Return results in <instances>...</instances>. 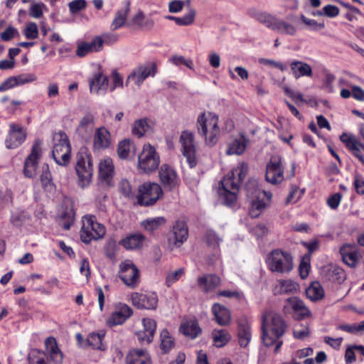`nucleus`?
<instances>
[{
  "mask_svg": "<svg viewBox=\"0 0 364 364\" xmlns=\"http://www.w3.org/2000/svg\"><path fill=\"white\" fill-rule=\"evenodd\" d=\"M248 171L247 164L240 163L220 181L218 188L220 200L227 206H233L237 200L240 186Z\"/></svg>",
  "mask_w": 364,
  "mask_h": 364,
  "instance_id": "1",
  "label": "nucleus"
},
{
  "mask_svg": "<svg viewBox=\"0 0 364 364\" xmlns=\"http://www.w3.org/2000/svg\"><path fill=\"white\" fill-rule=\"evenodd\" d=\"M285 331V321L279 314L274 311L264 313L262 317V339L266 346L274 344L276 353L283 344L281 338Z\"/></svg>",
  "mask_w": 364,
  "mask_h": 364,
  "instance_id": "2",
  "label": "nucleus"
},
{
  "mask_svg": "<svg viewBox=\"0 0 364 364\" xmlns=\"http://www.w3.org/2000/svg\"><path fill=\"white\" fill-rule=\"evenodd\" d=\"M75 171L77 176L78 186L87 187L93 175V166L91 154L86 147H82L76 155Z\"/></svg>",
  "mask_w": 364,
  "mask_h": 364,
  "instance_id": "3",
  "label": "nucleus"
},
{
  "mask_svg": "<svg viewBox=\"0 0 364 364\" xmlns=\"http://www.w3.org/2000/svg\"><path fill=\"white\" fill-rule=\"evenodd\" d=\"M218 115H200L198 119V131L205 139L208 146L215 145L218 141L220 127Z\"/></svg>",
  "mask_w": 364,
  "mask_h": 364,
  "instance_id": "4",
  "label": "nucleus"
},
{
  "mask_svg": "<svg viewBox=\"0 0 364 364\" xmlns=\"http://www.w3.org/2000/svg\"><path fill=\"white\" fill-rule=\"evenodd\" d=\"M53 140L52 156L53 159L60 166H67L70 162L71 153V146L67 135L63 132L55 133Z\"/></svg>",
  "mask_w": 364,
  "mask_h": 364,
  "instance_id": "5",
  "label": "nucleus"
},
{
  "mask_svg": "<svg viewBox=\"0 0 364 364\" xmlns=\"http://www.w3.org/2000/svg\"><path fill=\"white\" fill-rule=\"evenodd\" d=\"M82 223L80 237L83 242L89 243L92 240H99L105 236V228L96 221L95 216L85 215L82 218Z\"/></svg>",
  "mask_w": 364,
  "mask_h": 364,
  "instance_id": "6",
  "label": "nucleus"
},
{
  "mask_svg": "<svg viewBox=\"0 0 364 364\" xmlns=\"http://www.w3.org/2000/svg\"><path fill=\"white\" fill-rule=\"evenodd\" d=\"M267 264L272 272L287 273L293 269L292 257L287 252L274 250L267 259Z\"/></svg>",
  "mask_w": 364,
  "mask_h": 364,
  "instance_id": "7",
  "label": "nucleus"
},
{
  "mask_svg": "<svg viewBox=\"0 0 364 364\" xmlns=\"http://www.w3.org/2000/svg\"><path fill=\"white\" fill-rule=\"evenodd\" d=\"M160 164V157L154 146L150 144L144 145L138 156V168L144 173L156 170Z\"/></svg>",
  "mask_w": 364,
  "mask_h": 364,
  "instance_id": "8",
  "label": "nucleus"
},
{
  "mask_svg": "<svg viewBox=\"0 0 364 364\" xmlns=\"http://www.w3.org/2000/svg\"><path fill=\"white\" fill-rule=\"evenodd\" d=\"M156 73L157 68L154 63L139 65L127 76L126 85H134L137 87H140L149 77H154Z\"/></svg>",
  "mask_w": 364,
  "mask_h": 364,
  "instance_id": "9",
  "label": "nucleus"
},
{
  "mask_svg": "<svg viewBox=\"0 0 364 364\" xmlns=\"http://www.w3.org/2000/svg\"><path fill=\"white\" fill-rule=\"evenodd\" d=\"M119 277L126 286L134 289L140 283L139 271L131 259H124L119 264Z\"/></svg>",
  "mask_w": 364,
  "mask_h": 364,
  "instance_id": "10",
  "label": "nucleus"
},
{
  "mask_svg": "<svg viewBox=\"0 0 364 364\" xmlns=\"http://www.w3.org/2000/svg\"><path fill=\"white\" fill-rule=\"evenodd\" d=\"M161 186L156 183H144L139 188L138 203L149 206L154 204L162 196Z\"/></svg>",
  "mask_w": 364,
  "mask_h": 364,
  "instance_id": "11",
  "label": "nucleus"
},
{
  "mask_svg": "<svg viewBox=\"0 0 364 364\" xmlns=\"http://www.w3.org/2000/svg\"><path fill=\"white\" fill-rule=\"evenodd\" d=\"M181 145V152L186 159V161L191 168L195 167L197 164L196 156V145L193 132L185 130L181 134L179 139Z\"/></svg>",
  "mask_w": 364,
  "mask_h": 364,
  "instance_id": "12",
  "label": "nucleus"
},
{
  "mask_svg": "<svg viewBox=\"0 0 364 364\" xmlns=\"http://www.w3.org/2000/svg\"><path fill=\"white\" fill-rule=\"evenodd\" d=\"M42 144L41 140H37L32 147L31 154L25 160L23 173L28 178L36 176L38 161L43 154Z\"/></svg>",
  "mask_w": 364,
  "mask_h": 364,
  "instance_id": "13",
  "label": "nucleus"
},
{
  "mask_svg": "<svg viewBox=\"0 0 364 364\" xmlns=\"http://www.w3.org/2000/svg\"><path fill=\"white\" fill-rule=\"evenodd\" d=\"M133 314L130 306L124 303H117L114 306V310L106 320V323L109 327L123 324Z\"/></svg>",
  "mask_w": 364,
  "mask_h": 364,
  "instance_id": "14",
  "label": "nucleus"
},
{
  "mask_svg": "<svg viewBox=\"0 0 364 364\" xmlns=\"http://www.w3.org/2000/svg\"><path fill=\"white\" fill-rule=\"evenodd\" d=\"M132 304L139 309L153 310L158 305V296L154 292L138 293L131 294Z\"/></svg>",
  "mask_w": 364,
  "mask_h": 364,
  "instance_id": "15",
  "label": "nucleus"
},
{
  "mask_svg": "<svg viewBox=\"0 0 364 364\" xmlns=\"http://www.w3.org/2000/svg\"><path fill=\"white\" fill-rule=\"evenodd\" d=\"M284 168L282 159L278 156L272 157L266 168V180L272 184H277L284 180Z\"/></svg>",
  "mask_w": 364,
  "mask_h": 364,
  "instance_id": "16",
  "label": "nucleus"
},
{
  "mask_svg": "<svg viewBox=\"0 0 364 364\" xmlns=\"http://www.w3.org/2000/svg\"><path fill=\"white\" fill-rule=\"evenodd\" d=\"M141 323L142 328L136 332V336L141 344H149L154 339L156 322L152 318H144Z\"/></svg>",
  "mask_w": 364,
  "mask_h": 364,
  "instance_id": "17",
  "label": "nucleus"
},
{
  "mask_svg": "<svg viewBox=\"0 0 364 364\" xmlns=\"http://www.w3.org/2000/svg\"><path fill=\"white\" fill-rule=\"evenodd\" d=\"M250 144V139L245 136L244 132H240L231 139L228 144L225 153L227 155H241Z\"/></svg>",
  "mask_w": 364,
  "mask_h": 364,
  "instance_id": "18",
  "label": "nucleus"
},
{
  "mask_svg": "<svg viewBox=\"0 0 364 364\" xmlns=\"http://www.w3.org/2000/svg\"><path fill=\"white\" fill-rule=\"evenodd\" d=\"M340 140L345 144L346 147L364 164V157L361 154L364 144L357 137L348 133H343L340 136Z\"/></svg>",
  "mask_w": 364,
  "mask_h": 364,
  "instance_id": "19",
  "label": "nucleus"
},
{
  "mask_svg": "<svg viewBox=\"0 0 364 364\" xmlns=\"http://www.w3.org/2000/svg\"><path fill=\"white\" fill-rule=\"evenodd\" d=\"M188 236V231L186 223L183 221H176L173 227L168 241L170 244H173L175 247H179L187 240Z\"/></svg>",
  "mask_w": 364,
  "mask_h": 364,
  "instance_id": "20",
  "label": "nucleus"
},
{
  "mask_svg": "<svg viewBox=\"0 0 364 364\" xmlns=\"http://www.w3.org/2000/svg\"><path fill=\"white\" fill-rule=\"evenodd\" d=\"M343 262L350 267L357 266L360 257V253L355 245L345 244L340 248Z\"/></svg>",
  "mask_w": 364,
  "mask_h": 364,
  "instance_id": "21",
  "label": "nucleus"
},
{
  "mask_svg": "<svg viewBox=\"0 0 364 364\" xmlns=\"http://www.w3.org/2000/svg\"><path fill=\"white\" fill-rule=\"evenodd\" d=\"M26 137V134L20 125L11 124L9 136L6 139V146L8 149H16L25 141Z\"/></svg>",
  "mask_w": 364,
  "mask_h": 364,
  "instance_id": "22",
  "label": "nucleus"
},
{
  "mask_svg": "<svg viewBox=\"0 0 364 364\" xmlns=\"http://www.w3.org/2000/svg\"><path fill=\"white\" fill-rule=\"evenodd\" d=\"M104 40L101 37H95L90 43L81 42L78 43L76 55L84 57L90 53L98 52L102 49Z\"/></svg>",
  "mask_w": 364,
  "mask_h": 364,
  "instance_id": "23",
  "label": "nucleus"
},
{
  "mask_svg": "<svg viewBox=\"0 0 364 364\" xmlns=\"http://www.w3.org/2000/svg\"><path fill=\"white\" fill-rule=\"evenodd\" d=\"M90 90L92 93L103 95L109 87V80L107 76L102 73H95L89 80Z\"/></svg>",
  "mask_w": 364,
  "mask_h": 364,
  "instance_id": "24",
  "label": "nucleus"
},
{
  "mask_svg": "<svg viewBox=\"0 0 364 364\" xmlns=\"http://www.w3.org/2000/svg\"><path fill=\"white\" fill-rule=\"evenodd\" d=\"M159 178L163 185L170 189L178 184V177L176 171L167 164H163L161 166Z\"/></svg>",
  "mask_w": 364,
  "mask_h": 364,
  "instance_id": "25",
  "label": "nucleus"
},
{
  "mask_svg": "<svg viewBox=\"0 0 364 364\" xmlns=\"http://www.w3.org/2000/svg\"><path fill=\"white\" fill-rule=\"evenodd\" d=\"M46 350L50 358L55 364H61L63 354L58 346L56 340L53 337L48 338L45 341Z\"/></svg>",
  "mask_w": 364,
  "mask_h": 364,
  "instance_id": "26",
  "label": "nucleus"
},
{
  "mask_svg": "<svg viewBox=\"0 0 364 364\" xmlns=\"http://www.w3.org/2000/svg\"><path fill=\"white\" fill-rule=\"evenodd\" d=\"M247 196L252 198L249 213L252 218H257L267 208L268 203L259 198L258 196L253 191H251L249 188H247Z\"/></svg>",
  "mask_w": 364,
  "mask_h": 364,
  "instance_id": "27",
  "label": "nucleus"
},
{
  "mask_svg": "<svg viewBox=\"0 0 364 364\" xmlns=\"http://www.w3.org/2000/svg\"><path fill=\"white\" fill-rule=\"evenodd\" d=\"M126 364H151V358L146 350L134 349L127 354Z\"/></svg>",
  "mask_w": 364,
  "mask_h": 364,
  "instance_id": "28",
  "label": "nucleus"
},
{
  "mask_svg": "<svg viewBox=\"0 0 364 364\" xmlns=\"http://www.w3.org/2000/svg\"><path fill=\"white\" fill-rule=\"evenodd\" d=\"M99 175L102 181L107 185L111 184V181L114 175V165L110 158H105L100 161L99 164Z\"/></svg>",
  "mask_w": 364,
  "mask_h": 364,
  "instance_id": "29",
  "label": "nucleus"
},
{
  "mask_svg": "<svg viewBox=\"0 0 364 364\" xmlns=\"http://www.w3.org/2000/svg\"><path fill=\"white\" fill-rule=\"evenodd\" d=\"M180 331L186 336L193 339L201 333V328L196 318H189L181 323Z\"/></svg>",
  "mask_w": 364,
  "mask_h": 364,
  "instance_id": "30",
  "label": "nucleus"
},
{
  "mask_svg": "<svg viewBox=\"0 0 364 364\" xmlns=\"http://www.w3.org/2000/svg\"><path fill=\"white\" fill-rule=\"evenodd\" d=\"M212 313L219 325L227 326L230 323V313L224 306L218 303L214 304L212 306Z\"/></svg>",
  "mask_w": 364,
  "mask_h": 364,
  "instance_id": "31",
  "label": "nucleus"
},
{
  "mask_svg": "<svg viewBox=\"0 0 364 364\" xmlns=\"http://www.w3.org/2000/svg\"><path fill=\"white\" fill-rule=\"evenodd\" d=\"M145 237L140 233L127 235L119 241V245L127 250H136L142 247Z\"/></svg>",
  "mask_w": 364,
  "mask_h": 364,
  "instance_id": "32",
  "label": "nucleus"
},
{
  "mask_svg": "<svg viewBox=\"0 0 364 364\" xmlns=\"http://www.w3.org/2000/svg\"><path fill=\"white\" fill-rule=\"evenodd\" d=\"M198 284L205 292H209L220 284V279L215 274H206L198 277Z\"/></svg>",
  "mask_w": 364,
  "mask_h": 364,
  "instance_id": "33",
  "label": "nucleus"
},
{
  "mask_svg": "<svg viewBox=\"0 0 364 364\" xmlns=\"http://www.w3.org/2000/svg\"><path fill=\"white\" fill-rule=\"evenodd\" d=\"M287 302L294 311L298 318L301 319L310 315L309 309L305 306L304 301L299 298H289L287 300Z\"/></svg>",
  "mask_w": 364,
  "mask_h": 364,
  "instance_id": "34",
  "label": "nucleus"
},
{
  "mask_svg": "<svg viewBox=\"0 0 364 364\" xmlns=\"http://www.w3.org/2000/svg\"><path fill=\"white\" fill-rule=\"evenodd\" d=\"M291 72L296 79L303 76L311 77V67L306 63L294 60L290 63Z\"/></svg>",
  "mask_w": 364,
  "mask_h": 364,
  "instance_id": "35",
  "label": "nucleus"
},
{
  "mask_svg": "<svg viewBox=\"0 0 364 364\" xmlns=\"http://www.w3.org/2000/svg\"><path fill=\"white\" fill-rule=\"evenodd\" d=\"M323 278L331 282L341 283L345 279L343 270L338 267H327L323 272Z\"/></svg>",
  "mask_w": 364,
  "mask_h": 364,
  "instance_id": "36",
  "label": "nucleus"
},
{
  "mask_svg": "<svg viewBox=\"0 0 364 364\" xmlns=\"http://www.w3.org/2000/svg\"><path fill=\"white\" fill-rule=\"evenodd\" d=\"M111 144L109 132L105 128L100 127L97 129L94 140V146L97 149H105Z\"/></svg>",
  "mask_w": 364,
  "mask_h": 364,
  "instance_id": "37",
  "label": "nucleus"
},
{
  "mask_svg": "<svg viewBox=\"0 0 364 364\" xmlns=\"http://www.w3.org/2000/svg\"><path fill=\"white\" fill-rule=\"evenodd\" d=\"M271 29L281 34L294 36L296 33V27L281 19H276L274 24L270 26Z\"/></svg>",
  "mask_w": 364,
  "mask_h": 364,
  "instance_id": "38",
  "label": "nucleus"
},
{
  "mask_svg": "<svg viewBox=\"0 0 364 364\" xmlns=\"http://www.w3.org/2000/svg\"><path fill=\"white\" fill-rule=\"evenodd\" d=\"M350 90L343 88L341 90L340 96L343 99H348L353 97L358 102H364V90L357 85L350 86Z\"/></svg>",
  "mask_w": 364,
  "mask_h": 364,
  "instance_id": "39",
  "label": "nucleus"
},
{
  "mask_svg": "<svg viewBox=\"0 0 364 364\" xmlns=\"http://www.w3.org/2000/svg\"><path fill=\"white\" fill-rule=\"evenodd\" d=\"M237 337L240 346L242 348H246L252 338L251 328L247 323L239 324Z\"/></svg>",
  "mask_w": 364,
  "mask_h": 364,
  "instance_id": "40",
  "label": "nucleus"
},
{
  "mask_svg": "<svg viewBox=\"0 0 364 364\" xmlns=\"http://www.w3.org/2000/svg\"><path fill=\"white\" fill-rule=\"evenodd\" d=\"M248 14L256 19L257 21H259L260 23L265 25L267 28L271 29L272 25L274 24V22L275 21V18H274L270 14L266 13L257 11L255 9H250L248 10Z\"/></svg>",
  "mask_w": 364,
  "mask_h": 364,
  "instance_id": "41",
  "label": "nucleus"
},
{
  "mask_svg": "<svg viewBox=\"0 0 364 364\" xmlns=\"http://www.w3.org/2000/svg\"><path fill=\"white\" fill-rule=\"evenodd\" d=\"M212 337L214 345L218 348H221L225 346L231 338L230 334L225 329L213 330L212 332Z\"/></svg>",
  "mask_w": 364,
  "mask_h": 364,
  "instance_id": "42",
  "label": "nucleus"
},
{
  "mask_svg": "<svg viewBox=\"0 0 364 364\" xmlns=\"http://www.w3.org/2000/svg\"><path fill=\"white\" fill-rule=\"evenodd\" d=\"M134 151L135 146L129 139H124L118 144L117 154L120 159H128Z\"/></svg>",
  "mask_w": 364,
  "mask_h": 364,
  "instance_id": "43",
  "label": "nucleus"
},
{
  "mask_svg": "<svg viewBox=\"0 0 364 364\" xmlns=\"http://www.w3.org/2000/svg\"><path fill=\"white\" fill-rule=\"evenodd\" d=\"M130 10V4L127 3L125 7L119 10L115 15V17L111 24V29L114 31L121 28L124 23L127 16Z\"/></svg>",
  "mask_w": 364,
  "mask_h": 364,
  "instance_id": "44",
  "label": "nucleus"
},
{
  "mask_svg": "<svg viewBox=\"0 0 364 364\" xmlns=\"http://www.w3.org/2000/svg\"><path fill=\"white\" fill-rule=\"evenodd\" d=\"M306 296L311 301H318L324 296V291L318 282H314L306 290Z\"/></svg>",
  "mask_w": 364,
  "mask_h": 364,
  "instance_id": "45",
  "label": "nucleus"
},
{
  "mask_svg": "<svg viewBox=\"0 0 364 364\" xmlns=\"http://www.w3.org/2000/svg\"><path fill=\"white\" fill-rule=\"evenodd\" d=\"M166 223L164 217L149 218L141 222V225L149 232H154Z\"/></svg>",
  "mask_w": 364,
  "mask_h": 364,
  "instance_id": "46",
  "label": "nucleus"
},
{
  "mask_svg": "<svg viewBox=\"0 0 364 364\" xmlns=\"http://www.w3.org/2000/svg\"><path fill=\"white\" fill-rule=\"evenodd\" d=\"M41 181L43 188L48 191H52L55 188V185L52 181L51 173L49 171L48 164H44L42 167V173L41 174Z\"/></svg>",
  "mask_w": 364,
  "mask_h": 364,
  "instance_id": "47",
  "label": "nucleus"
},
{
  "mask_svg": "<svg viewBox=\"0 0 364 364\" xmlns=\"http://www.w3.org/2000/svg\"><path fill=\"white\" fill-rule=\"evenodd\" d=\"M151 128V124L149 122L147 118L141 119L134 122L132 133L138 137H141Z\"/></svg>",
  "mask_w": 364,
  "mask_h": 364,
  "instance_id": "48",
  "label": "nucleus"
},
{
  "mask_svg": "<svg viewBox=\"0 0 364 364\" xmlns=\"http://www.w3.org/2000/svg\"><path fill=\"white\" fill-rule=\"evenodd\" d=\"M161 337V348L164 353L170 350L173 346V339L171 336L169 332L166 329H163L160 334Z\"/></svg>",
  "mask_w": 364,
  "mask_h": 364,
  "instance_id": "49",
  "label": "nucleus"
},
{
  "mask_svg": "<svg viewBox=\"0 0 364 364\" xmlns=\"http://www.w3.org/2000/svg\"><path fill=\"white\" fill-rule=\"evenodd\" d=\"M281 293H294L297 291L299 285L291 279L279 281Z\"/></svg>",
  "mask_w": 364,
  "mask_h": 364,
  "instance_id": "50",
  "label": "nucleus"
},
{
  "mask_svg": "<svg viewBox=\"0 0 364 364\" xmlns=\"http://www.w3.org/2000/svg\"><path fill=\"white\" fill-rule=\"evenodd\" d=\"M104 335H100L96 333H91L87 338V343L88 346L94 349H102V341Z\"/></svg>",
  "mask_w": 364,
  "mask_h": 364,
  "instance_id": "51",
  "label": "nucleus"
},
{
  "mask_svg": "<svg viewBox=\"0 0 364 364\" xmlns=\"http://www.w3.org/2000/svg\"><path fill=\"white\" fill-rule=\"evenodd\" d=\"M336 80V76L328 72L325 73L323 80V89L328 92L333 93L335 92L333 83Z\"/></svg>",
  "mask_w": 364,
  "mask_h": 364,
  "instance_id": "52",
  "label": "nucleus"
},
{
  "mask_svg": "<svg viewBox=\"0 0 364 364\" xmlns=\"http://www.w3.org/2000/svg\"><path fill=\"white\" fill-rule=\"evenodd\" d=\"M23 34L27 39H36L38 37V28L35 22H29L26 24Z\"/></svg>",
  "mask_w": 364,
  "mask_h": 364,
  "instance_id": "53",
  "label": "nucleus"
},
{
  "mask_svg": "<svg viewBox=\"0 0 364 364\" xmlns=\"http://www.w3.org/2000/svg\"><path fill=\"white\" fill-rule=\"evenodd\" d=\"M196 11L191 9L183 17H177L175 23L178 26H189L192 24L195 20Z\"/></svg>",
  "mask_w": 364,
  "mask_h": 364,
  "instance_id": "54",
  "label": "nucleus"
},
{
  "mask_svg": "<svg viewBox=\"0 0 364 364\" xmlns=\"http://www.w3.org/2000/svg\"><path fill=\"white\" fill-rule=\"evenodd\" d=\"M184 274V269L179 268L173 272L167 274L166 277V284L167 287H171L173 284L176 282Z\"/></svg>",
  "mask_w": 364,
  "mask_h": 364,
  "instance_id": "55",
  "label": "nucleus"
},
{
  "mask_svg": "<svg viewBox=\"0 0 364 364\" xmlns=\"http://www.w3.org/2000/svg\"><path fill=\"white\" fill-rule=\"evenodd\" d=\"M31 6L29 9V15L34 18H39L43 16V9L46 7L43 3H34L31 1Z\"/></svg>",
  "mask_w": 364,
  "mask_h": 364,
  "instance_id": "56",
  "label": "nucleus"
},
{
  "mask_svg": "<svg viewBox=\"0 0 364 364\" xmlns=\"http://www.w3.org/2000/svg\"><path fill=\"white\" fill-rule=\"evenodd\" d=\"M17 86L34 82L37 77L32 73H23L14 76Z\"/></svg>",
  "mask_w": 364,
  "mask_h": 364,
  "instance_id": "57",
  "label": "nucleus"
},
{
  "mask_svg": "<svg viewBox=\"0 0 364 364\" xmlns=\"http://www.w3.org/2000/svg\"><path fill=\"white\" fill-rule=\"evenodd\" d=\"M74 221V213L70 210L61 216V225L65 230H69Z\"/></svg>",
  "mask_w": 364,
  "mask_h": 364,
  "instance_id": "58",
  "label": "nucleus"
},
{
  "mask_svg": "<svg viewBox=\"0 0 364 364\" xmlns=\"http://www.w3.org/2000/svg\"><path fill=\"white\" fill-rule=\"evenodd\" d=\"M300 18L306 26L314 31L322 29L325 26L323 23H318L316 20L309 18L303 14L301 15Z\"/></svg>",
  "mask_w": 364,
  "mask_h": 364,
  "instance_id": "59",
  "label": "nucleus"
},
{
  "mask_svg": "<svg viewBox=\"0 0 364 364\" xmlns=\"http://www.w3.org/2000/svg\"><path fill=\"white\" fill-rule=\"evenodd\" d=\"M309 335V328L303 324H298L294 326V336L298 339H304Z\"/></svg>",
  "mask_w": 364,
  "mask_h": 364,
  "instance_id": "60",
  "label": "nucleus"
},
{
  "mask_svg": "<svg viewBox=\"0 0 364 364\" xmlns=\"http://www.w3.org/2000/svg\"><path fill=\"white\" fill-rule=\"evenodd\" d=\"M19 33L18 30L14 27H8L4 32L1 33V38L4 41H9L15 36H18Z\"/></svg>",
  "mask_w": 364,
  "mask_h": 364,
  "instance_id": "61",
  "label": "nucleus"
},
{
  "mask_svg": "<svg viewBox=\"0 0 364 364\" xmlns=\"http://www.w3.org/2000/svg\"><path fill=\"white\" fill-rule=\"evenodd\" d=\"M220 241L221 240L213 231H208L207 232L206 242L210 247H212L213 249L218 247Z\"/></svg>",
  "mask_w": 364,
  "mask_h": 364,
  "instance_id": "62",
  "label": "nucleus"
},
{
  "mask_svg": "<svg viewBox=\"0 0 364 364\" xmlns=\"http://www.w3.org/2000/svg\"><path fill=\"white\" fill-rule=\"evenodd\" d=\"M353 186L358 194H364V179L360 175L355 174L354 176Z\"/></svg>",
  "mask_w": 364,
  "mask_h": 364,
  "instance_id": "63",
  "label": "nucleus"
},
{
  "mask_svg": "<svg viewBox=\"0 0 364 364\" xmlns=\"http://www.w3.org/2000/svg\"><path fill=\"white\" fill-rule=\"evenodd\" d=\"M119 188L125 197L130 198L132 196V188L127 180H121L119 184Z\"/></svg>",
  "mask_w": 364,
  "mask_h": 364,
  "instance_id": "64",
  "label": "nucleus"
}]
</instances>
